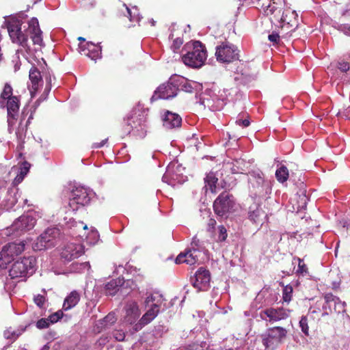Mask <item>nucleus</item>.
<instances>
[{"label":"nucleus","mask_w":350,"mask_h":350,"mask_svg":"<svg viewBox=\"0 0 350 350\" xmlns=\"http://www.w3.org/2000/svg\"><path fill=\"white\" fill-rule=\"evenodd\" d=\"M21 29V24L19 21H13L8 23V31L14 43L19 44L28 51H29L28 44V36H29L34 45H38L40 47L44 46L42 31L36 18H32L28 22V27L25 29V33L22 31Z\"/></svg>","instance_id":"1"},{"label":"nucleus","mask_w":350,"mask_h":350,"mask_svg":"<svg viewBox=\"0 0 350 350\" xmlns=\"http://www.w3.org/2000/svg\"><path fill=\"white\" fill-rule=\"evenodd\" d=\"M21 96L13 94L12 85L6 83L0 94V108L7 111L9 126H13L18 118Z\"/></svg>","instance_id":"2"},{"label":"nucleus","mask_w":350,"mask_h":350,"mask_svg":"<svg viewBox=\"0 0 350 350\" xmlns=\"http://www.w3.org/2000/svg\"><path fill=\"white\" fill-rule=\"evenodd\" d=\"M184 49L187 53L182 56L183 63L192 68H200L204 65L206 58L205 46L200 41L187 43Z\"/></svg>","instance_id":"3"},{"label":"nucleus","mask_w":350,"mask_h":350,"mask_svg":"<svg viewBox=\"0 0 350 350\" xmlns=\"http://www.w3.org/2000/svg\"><path fill=\"white\" fill-rule=\"evenodd\" d=\"M162 300L161 296H158L157 299L153 295L148 296L146 298L145 304L147 310L141 319L133 325V329L135 332L142 329L157 317L159 312Z\"/></svg>","instance_id":"4"},{"label":"nucleus","mask_w":350,"mask_h":350,"mask_svg":"<svg viewBox=\"0 0 350 350\" xmlns=\"http://www.w3.org/2000/svg\"><path fill=\"white\" fill-rule=\"evenodd\" d=\"M36 260L33 256L23 257L14 262L9 270L12 279L25 278L35 271Z\"/></svg>","instance_id":"5"},{"label":"nucleus","mask_w":350,"mask_h":350,"mask_svg":"<svg viewBox=\"0 0 350 350\" xmlns=\"http://www.w3.org/2000/svg\"><path fill=\"white\" fill-rule=\"evenodd\" d=\"M287 336V330L280 326L267 329L262 335V342L266 349L275 350L284 342Z\"/></svg>","instance_id":"6"},{"label":"nucleus","mask_w":350,"mask_h":350,"mask_svg":"<svg viewBox=\"0 0 350 350\" xmlns=\"http://www.w3.org/2000/svg\"><path fill=\"white\" fill-rule=\"evenodd\" d=\"M94 193L92 190L83 186L75 187L71 192L69 200V207L72 211H76L80 206L89 204Z\"/></svg>","instance_id":"7"},{"label":"nucleus","mask_w":350,"mask_h":350,"mask_svg":"<svg viewBox=\"0 0 350 350\" xmlns=\"http://www.w3.org/2000/svg\"><path fill=\"white\" fill-rule=\"evenodd\" d=\"M25 247L23 241L9 243L3 246L0 252V268L6 269L8 265L25 250Z\"/></svg>","instance_id":"8"},{"label":"nucleus","mask_w":350,"mask_h":350,"mask_svg":"<svg viewBox=\"0 0 350 350\" xmlns=\"http://www.w3.org/2000/svg\"><path fill=\"white\" fill-rule=\"evenodd\" d=\"M278 21L281 24L280 33H282V36L295 31L299 25L298 14L290 8H286L282 11Z\"/></svg>","instance_id":"9"},{"label":"nucleus","mask_w":350,"mask_h":350,"mask_svg":"<svg viewBox=\"0 0 350 350\" xmlns=\"http://www.w3.org/2000/svg\"><path fill=\"white\" fill-rule=\"evenodd\" d=\"M202 249L200 241L195 237L191 243V247L185 252L180 253L176 258V263H186L193 265L198 263L201 255Z\"/></svg>","instance_id":"10"},{"label":"nucleus","mask_w":350,"mask_h":350,"mask_svg":"<svg viewBox=\"0 0 350 350\" xmlns=\"http://www.w3.org/2000/svg\"><path fill=\"white\" fill-rule=\"evenodd\" d=\"M215 57L219 62L230 63L239 59V50L230 42H222L215 48Z\"/></svg>","instance_id":"11"},{"label":"nucleus","mask_w":350,"mask_h":350,"mask_svg":"<svg viewBox=\"0 0 350 350\" xmlns=\"http://www.w3.org/2000/svg\"><path fill=\"white\" fill-rule=\"evenodd\" d=\"M184 168L178 163H170L162 177V181L174 187L176 185H181L186 180L183 176Z\"/></svg>","instance_id":"12"},{"label":"nucleus","mask_w":350,"mask_h":350,"mask_svg":"<svg viewBox=\"0 0 350 350\" xmlns=\"http://www.w3.org/2000/svg\"><path fill=\"white\" fill-rule=\"evenodd\" d=\"M59 235V231L56 228H47L33 244V249L36 251L44 250L55 245L56 239Z\"/></svg>","instance_id":"13"},{"label":"nucleus","mask_w":350,"mask_h":350,"mask_svg":"<svg viewBox=\"0 0 350 350\" xmlns=\"http://www.w3.org/2000/svg\"><path fill=\"white\" fill-rule=\"evenodd\" d=\"M178 93V84L176 82V78H170V80L159 85L154 91L151 98V100L157 99L167 100L175 97Z\"/></svg>","instance_id":"14"},{"label":"nucleus","mask_w":350,"mask_h":350,"mask_svg":"<svg viewBox=\"0 0 350 350\" xmlns=\"http://www.w3.org/2000/svg\"><path fill=\"white\" fill-rule=\"evenodd\" d=\"M199 103L211 111H218L225 105L224 99L219 98L215 90H207L200 98Z\"/></svg>","instance_id":"15"},{"label":"nucleus","mask_w":350,"mask_h":350,"mask_svg":"<svg viewBox=\"0 0 350 350\" xmlns=\"http://www.w3.org/2000/svg\"><path fill=\"white\" fill-rule=\"evenodd\" d=\"M234 205L233 196L227 192H223L215 200L213 208L217 215L223 217L232 210Z\"/></svg>","instance_id":"16"},{"label":"nucleus","mask_w":350,"mask_h":350,"mask_svg":"<svg viewBox=\"0 0 350 350\" xmlns=\"http://www.w3.org/2000/svg\"><path fill=\"white\" fill-rule=\"evenodd\" d=\"M36 222V218L31 214H27L18 218L10 228V230L16 236L28 231L33 228Z\"/></svg>","instance_id":"17"},{"label":"nucleus","mask_w":350,"mask_h":350,"mask_svg":"<svg viewBox=\"0 0 350 350\" xmlns=\"http://www.w3.org/2000/svg\"><path fill=\"white\" fill-rule=\"evenodd\" d=\"M127 126L129 133L137 138L142 139L146 135V124L144 116L132 117L128 120Z\"/></svg>","instance_id":"18"},{"label":"nucleus","mask_w":350,"mask_h":350,"mask_svg":"<svg viewBox=\"0 0 350 350\" xmlns=\"http://www.w3.org/2000/svg\"><path fill=\"white\" fill-rule=\"evenodd\" d=\"M289 310L284 308H266L260 312V317L269 323H275L281 320L286 319L288 317Z\"/></svg>","instance_id":"19"},{"label":"nucleus","mask_w":350,"mask_h":350,"mask_svg":"<svg viewBox=\"0 0 350 350\" xmlns=\"http://www.w3.org/2000/svg\"><path fill=\"white\" fill-rule=\"evenodd\" d=\"M211 275L208 270L200 267L196 273L195 275L191 278V282L193 286L198 291H206L210 284Z\"/></svg>","instance_id":"20"},{"label":"nucleus","mask_w":350,"mask_h":350,"mask_svg":"<svg viewBox=\"0 0 350 350\" xmlns=\"http://www.w3.org/2000/svg\"><path fill=\"white\" fill-rule=\"evenodd\" d=\"M124 321L128 324H135L140 315V310L137 303L135 301H129L124 308Z\"/></svg>","instance_id":"21"},{"label":"nucleus","mask_w":350,"mask_h":350,"mask_svg":"<svg viewBox=\"0 0 350 350\" xmlns=\"http://www.w3.org/2000/svg\"><path fill=\"white\" fill-rule=\"evenodd\" d=\"M84 253V247L81 243H70L63 249L61 256L67 261L77 258Z\"/></svg>","instance_id":"22"},{"label":"nucleus","mask_w":350,"mask_h":350,"mask_svg":"<svg viewBox=\"0 0 350 350\" xmlns=\"http://www.w3.org/2000/svg\"><path fill=\"white\" fill-rule=\"evenodd\" d=\"M258 66L254 62H246L242 67V84L250 85L257 78Z\"/></svg>","instance_id":"23"},{"label":"nucleus","mask_w":350,"mask_h":350,"mask_svg":"<svg viewBox=\"0 0 350 350\" xmlns=\"http://www.w3.org/2000/svg\"><path fill=\"white\" fill-rule=\"evenodd\" d=\"M79 52L88 56L91 59L96 61L101 58V46L96 45L92 42H88L84 44L79 45Z\"/></svg>","instance_id":"24"},{"label":"nucleus","mask_w":350,"mask_h":350,"mask_svg":"<svg viewBox=\"0 0 350 350\" xmlns=\"http://www.w3.org/2000/svg\"><path fill=\"white\" fill-rule=\"evenodd\" d=\"M163 126L167 129L178 128L181 125L182 118L176 113L165 111L161 116Z\"/></svg>","instance_id":"25"},{"label":"nucleus","mask_w":350,"mask_h":350,"mask_svg":"<svg viewBox=\"0 0 350 350\" xmlns=\"http://www.w3.org/2000/svg\"><path fill=\"white\" fill-rule=\"evenodd\" d=\"M117 321L114 312H109L105 317L95 323L93 330L96 333H100L110 328Z\"/></svg>","instance_id":"26"},{"label":"nucleus","mask_w":350,"mask_h":350,"mask_svg":"<svg viewBox=\"0 0 350 350\" xmlns=\"http://www.w3.org/2000/svg\"><path fill=\"white\" fill-rule=\"evenodd\" d=\"M29 77L31 85H29L28 87L31 97H33L40 87V83L41 82L42 77L40 71L36 67H32L30 69Z\"/></svg>","instance_id":"27"},{"label":"nucleus","mask_w":350,"mask_h":350,"mask_svg":"<svg viewBox=\"0 0 350 350\" xmlns=\"http://www.w3.org/2000/svg\"><path fill=\"white\" fill-rule=\"evenodd\" d=\"M175 78L178 84V89L180 87L182 90L189 93L200 89V85L196 81H187L180 76H176Z\"/></svg>","instance_id":"28"},{"label":"nucleus","mask_w":350,"mask_h":350,"mask_svg":"<svg viewBox=\"0 0 350 350\" xmlns=\"http://www.w3.org/2000/svg\"><path fill=\"white\" fill-rule=\"evenodd\" d=\"M133 284V282L127 280L126 282L123 278H118L116 280H112L105 285V293L109 295H114L119 290V287L122 285L126 284V286Z\"/></svg>","instance_id":"29"},{"label":"nucleus","mask_w":350,"mask_h":350,"mask_svg":"<svg viewBox=\"0 0 350 350\" xmlns=\"http://www.w3.org/2000/svg\"><path fill=\"white\" fill-rule=\"evenodd\" d=\"M206 191L210 190L213 193H217L222 186L218 183V178L216 177L215 173H208L204 178Z\"/></svg>","instance_id":"30"},{"label":"nucleus","mask_w":350,"mask_h":350,"mask_svg":"<svg viewBox=\"0 0 350 350\" xmlns=\"http://www.w3.org/2000/svg\"><path fill=\"white\" fill-rule=\"evenodd\" d=\"M18 189L14 186L9 189L7 193V196L5 200V206L7 209L12 208L18 202Z\"/></svg>","instance_id":"31"},{"label":"nucleus","mask_w":350,"mask_h":350,"mask_svg":"<svg viewBox=\"0 0 350 350\" xmlns=\"http://www.w3.org/2000/svg\"><path fill=\"white\" fill-rule=\"evenodd\" d=\"M80 299L79 293L76 291H72L64 299L63 304V309L64 310H68L75 307Z\"/></svg>","instance_id":"32"},{"label":"nucleus","mask_w":350,"mask_h":350,"mask_svg":"<svg viewBox=\"0 0 350 350\" xmlns=\"http://www.w3.org/2000/svg\"><path fill=\"white\" fill-rule=\"evenodd\" d=\"M282 10L281 7H279L275 2L273 1L267 5L265 12L267 16H273L275 21H278L282 13Z\"/></svg>","instance_id":"33"},{"label":"nucleus","mask_w":350,"mask_h":350,"mask_svg":"<svg viewBox=\"0 0 350 350\" xmlns=\"http://www.w3.org/2000/svg\"><path fill=\"white\" fill-rule=\"evenodd\" d=\"M254 206L255 208L253 210H252V207H250L249 218L255 223H260L262 221V217L265 216V214L262 208L258 207L257 205H255Z\"/></svg>","instance_id":"34"},{"label":"nucleus","mask_w":350,"mask_h":350,"mask_svg":"<svg viewBox=\"0 0 350 350\" xmlns=\"http://www.w3.org/2000/svg\"><path fill=\"white\" fill-rule=\"evenodd\" d=\"M30 165L27 162H25L22 167L20 168L19 173L16 175L13 180L12 185L14 186L18 185L24 179L25 176L27 174L29 170Z\"/></svg>","instance_id":"35"},{"label":"nucleus","mask_w":350,"mask_h":350,"mask_svg":"<svg viewBox=\"0 0 350 350\" xmlns=\"http://www.w3.org/2000/svg\"><path fill=\"white\" fill-rule=\"evenodd\" d=\"M289 176L288 170L284 165H282L275 172V177L278 182L284 183L286 182Z\"/></svg>","instance_id":"36"},{"label":"nucleus","mask_w":350,"mask_h":350,"mask_svg":"<svg viewBox=\"0 0 350 350\" xmlns=\"http://www.w3.org/2000/svg\"><path fill=\"white\" fill-rule=\"evenodd\" d=\"M293 288L290 284L284 286L282 290V299L284 302L289 303L293 297Z\"/></svg>","instance_id":"37"},{"label":"nucleus","mask_w":350,"mask_h":350,"mask_svg":"<svg viewBox=\"0 0 350 350\" xmlns=\"http://www.w3.org/2000/svg\"><path fill=\"white\" fill-rule=\"evenodd\" d=\"M126 10L128 14L127 16L129 18L131 21H139L140 16L138 9L136 6H134L132 8L126 7Z\"/></svg>","instance_id":"38"},{"label":"nucleus","mask_w":350,"mask_h":350,"mask_svg":"<svg viewBox=\"0 0 350 350\" xmlns=\"http://www.w3.org/2000/svg\"><path fill=\"white\" fill-rule=\"evenodd\" d=\"M251 122L249 119V116L246 114V118H245V115L242 113V129L243 127H247L250 125ZM250 132H244L242 131V137H247L250 134H253L255 132V129H250Z\"/></svg>","instance_id":"39"},{"label":"nucleus","mask_w":350,"mask_h":350,"mask_svg":"<svg viewBox=\"0 0 350 350\" xmlns=\"http://www.w3.org/2000/svg\"><path fill=\"white\" fill-rule=\"evenodd\" d=\"M33 111L30 110H27V109H24L21 113V121H20V126H22L23 124V121L25 120V118L27 117V120L25 123V126H27V125L30 123L31 120L33 119Z\"/></svg>","instance_id":"40"},{"label":"nucleus","mask_w":350,"mask_h":350,"mask_svg":"<svg viewBox=\"0 0 350 350\" xmlns=\"http://www.w3.org/2000/svg\"><path fill=\"white\" fill-rule=\"evenodd\" d=\"M90 269V265L88 262L82 263H73L72 264V270L75 272H83L85 270L88 271Z\"/></svg>","instance_id":"41"},{"label":"nucleus","mask_w":350,"mask_h":350,"mask_svg":"<svg viewBox=\"0 0 350 350\" xmlns=\"http://www.w3.org/2000/svg\"><path fill=\"white\" fill-rule=\"evenodd\" d=\"M336 66L340 72L345 73H346L350 69L349 62L341 58L338 60Z\"/></svg>","instance_id":"42"},{"label":"nucleus","mask_w":350,"mask_h":350,"mask_svg":"<svg viewBox=\"0 0 350 350\" xmlns=\"http://www.w3.org/2000/svg\"><path fill=\"white\" fill-rule=\"evenodd\" d=\"M299 327L302 332L306 335H309V327L308 318L306 316H303L299 321Z\"/></svg>","instance_id":"43"},{"label":"nucleus","mask_w":350,"mask_h":350,"mask_svg":"<svg viewBox=\"0 0 350 350\" xmlns=\"http://www.w3.org/2000/svg\"><path fill=\"white\" fill-rule=\"evenodd\" d=\"M327 312H321L320 308L314 309L310 312V316L313 319L320 320L321 317L327 315Z\"/></svg>","instance_id":"44"},{"label":"nucleus","mask_w":350,"mask_h":350,"mask_svg":"<svg viewBox=\"0 0 350 350\" xmlns=\"http://www.w3.org/2000/svg\"><path fill=\"white\" fill-rule=\"evenodd\" d=\"M68 226L69 228H72V227H75V228H77V229H83V230H87L88 229V226L85 224H83V222L82 221H76L75 220H73V219H70L69 222L68 223Z\"/></svg>","instance_id":"45"},{"label":"nucleus","mask_w":350,"mask_h":350,"mask_svg":"<svg viewBox=\"0 0 350 350\" xmlns=\"http://www.w3.org/2000/svg\"><path fill=\"white\" fill-rule=\"evenodd\" d=\"M324 299L327 304L333 302L336 306V304H340V301L338 297L334 296L332 293H326L324 295Z\"/></svg>","instance_id":"46"},{"label":"nucleus","mask_w":350,"mask_h":350,"mask_svg":"<svg viewBox=\"0 0 350 350\" xmlns=\"http://www.w3.org/2000/svg\"><path fill=\"white\" fill-rule=\"evenodd\" d=\"M63 316V312L61 310H58L57 312L51 314L48 319L50 322V323H55L57 322L60 319H62Z\"/></svg>","instance_id":"47"},{"label":"nucleus","mask_w":350,"mask_h":350,"mask_svg":"<svg viewBox=\"0 0 350 350\" xmlns=\"http://www.w3.org/2000/svg\"><path fill=\"white\" fill-rule=\"evenodd\" d=\"M34 302L35 304L40 308L44 307V304L45 303L46 299L44 296L42 295H37L34 297Z\"/></svg>","instance_id":"48"},{"label":"nucleus","mask_w":350,"mask_h":350,"mask_svg":"<svg viewBox=\"0 0 350 350\" xmlns=\"http://www.w3.org/2000/svg\"><path fill=\"white\" fill-rule=\"evenodd\" d=\"M227 237V231L223 226H219V235L217 238L218 241H224Z\"/></svg>","instance_id":"49"},{"label":"nucleus","mask_w":350,"mask_h":350,"mask_svg":"<svg viewBox=\"0 0 350 350\" xmlns=\"http://www.w3.org/2000/svg\"><path fill=\"white\" fill-rule=\"evenodd\" d=\"M51 325L48 319H41L36 323V327L39 329L48 327Z\"/></svg>","instance_id":"50"},{"label":"nucleus","mask_w":350,"mask_h":350,"mask_svg":"<svg viewBox=\"0 0 350 350\" xmlns=\"http://www.w3.org/2000/svg\"><path fill=\"white\" fill-rule=\"evenodd\" d=\"M299 263H298V269L297 272L300 273L301 274L306 273L308 271V268L306 265L304 263V260L298 258Z\"/></svg>","instance_id":"51"},{"label":"nucleus","mask_w":350,"mask_h":350,"mask_svg":"<svg viewBox=\"0 0 350 350\" xmlns=\"http://www.w3.org/2000/svg\"><path fill=\"white\" fill-rule=\"evenodd\" d=\"M183 43V41L181 38H176L173 41L171 48L174 51V52H176L178 49H180V47L181 46Z\"/></svg>","instance_id":"52"},{"label":"nucleus","mask_w":350,"mask_h":350,"mask_svg":"<svg viewBox=\"0 0 350 350\" xmlns=\"http://www.w3.org/2000/svg\"><path fill=\"white\" fill-rule=\"evenodd\" d=\"M280 33L273 31L271 34H269L268 39L270 42L274 44H278L280 42Z\"/></svg>","instance_id":"53"},{"label":"nucleus","mask_w":350,"mask_h":350,"mask_svg":"<svg viewBox=\"0 0 350 350\" xmlns=\"http://www.w3.org/2000/svg\"><path fill=\"white\" fill-rule=\"evenodd\" d=\"M19 335V334H16L15 332L14 331H11L10 329H8L6 330L5 332H4V336L6 338L8 339H14L16 338Z\"/></svg>","instance_id":"54"},{"label":"nucleus","mask_w":350,"mask_h":350,"mask_svg":"<svg viewBox=\"0 0 350 350\" xmlns=\"http://www.w3.org/2000/svg\"><path fill=\"white\" fill-rule=\"evenodd\" d=\"M339 30L342 31L345 34L349 35L350 33V24H342L339 27Z\"/></svg>","instance_id":"55"},{"label":"nucleus","mask_w":350,"mask_h":350,"mask_svg":"<svg viewBox=\"0 0 350 350\" xmlns=\"http://www.w3.org/2000/svg\"><path fill=\"white\" fill-rule=\"evenodd\" d=\"M239 170H240V167H239V161L238 160H235L232 163V166L231 167L232 172L233 174H238L239 172Z\"/></svg>","instance_id":"56"},{"label":"nucleus","mask_w":350,"mask_h":350,"mask_svg":"<svg viewBox=\"0 0 350 350\" xmlns=\"http://www.w3.org/2000/svg\"><path fill=\"white\" fill-rule=\"evenodd\" d=\"M338 115L350 120V108L346 109L343 111H339Z\"/></svg>","instance_id":"57"},{"label":"nucleus","mask_w":350,"mask_h":350,"mask_svg":"<svg viewBox=\"0 0 350 350\" xmlns=\"http://www.w3.org/2000/svg\"><path fill=\"white\" fill-rule=\"evenodd\" d=\"M115 338L118 341H122L124 339V333L122 332H117L114 334Z\"/></svg>","instance_id":"58"},{"label":"nucleus","mask_w":350,"mask_h":350,"mask_svg":"<svg viewBox=\"0 0 350 350\" xmlns=\"http://www.w3.org/2000/svg\"><path fill=\"white\" fill-rule=\"evenodd\" d=\"M107 139H105L99 143H94L93 144V148H100L103 147L107 143Z\"/></svg>","instance_id":"59"},{"label":"nucleus","mask_w":350,"mask_h":350,"mask_svg":"<svg viewBox=\"0 0 350 350\" xmlns=\"http://www.w3.org/2000/svg\"><path fill=\"white\" fill-rule=\"evenodd\" d=\"M215 224H216V221H215V219H209V221H208V226L209 228H213Z\"/></svg>","instance_id":"60"},{"label":"nucleus","mask_w":350,"mask_h":350,"mask_svg":"<svg viewBox=\"0 0 350 350\" xmlns=\"http://www.w3.org/2000/svg\"><path fill=\"white\" fill-rule=\"evenodd\" d=\"M253 3H254L253 0H242V5H243L245 3L247 5H250L252 4Z\"/></svg>","instance_id":"61"},{"label":"nucleus","mask_w":350,"mask_h":350,"mask_svg":"<svg viewBox=\"0 0 350 350\" xmlns=\"http://www.w3.org/2000/svg\"><path fill=\"white\" fill-rule=\"evenodd\" d=\"M91 234H92V237H93L96 240H97V239H98V232H97L96 231H92Z\"/></svg>","instance_id":"62"},{"label":"nucleus","mask_w":350,"mask_h":350,"mask_svg":"<svg viewBox=\"0 0 350 350\" xmlns=\"http://www.w3.org/2000/svg\"><path fill=\"white\" fill-rule=\"evenodd\" d=\"M150 23L152 26H154L156 21H154L153 19H151V20H150Z\"/></svg>","instance_id":"63"},{"label":"nucleus","mask_w":350,"mask_h":350,"mask_svg":"<svg viewBox=\"0 0 350 350\" xmlns=\"http://www.w3.org/2000/svg\"><path fill=\"white\" fill-rule=\"evenodd\" d=\"M49 347L47 345H44L40 350H49Z\"/></svg>","instance_id":"64"}]
</instances>
